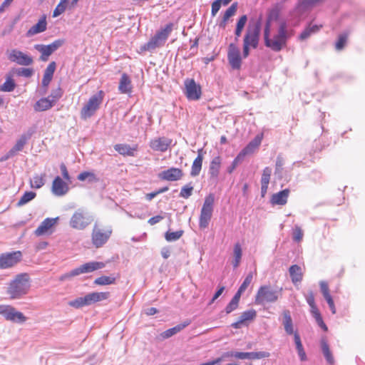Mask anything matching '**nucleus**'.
Wrapping results in <instances>:
<instances>
[{
  "mask_svg": "<svg viewBox=\"0 0 365 365\" xmlns=\"http://www.w3.org/2000/svg\"><path fill=\"white\" fill-rule=\"evenodd\" d=\"M36 194L34 192H26L20 198L18 205H23L29 202V201L32 200L36 197Z\"/></svg>",
  "mask_w": 365,
  "mask_h": 365,
  "instance_id": "3c124183",
  "label": "nucleus"
},
{
  "mask_svg": "<svg viewBox=\"0 0 365 365\" xmlns=\"http://www.w3.org/2000/svg\"><path fill=\"white\" fill-rule=\"evenodd\" d=\"M113 230L110 226L95 224L91 231V242L94 247L100 248L109 240Z\"/></svg>",
  "mask_w": 365,
  "mask_h": 365,
  "instance_id": "39448f33",
  "label": "nucleus"
},
{
  "mask_svg": "<svg viewBox=\"0 0 365 365\" xmlns=\"http://www.w3.org/2000/svg\"><path fill=\"white\" fill-rule=\"evenodd\" d=\"M190 320L187 319L183 323H181L180 324L176 325L175 327L168 329L163 331L161 334V336L163 339H168L171 337L172 336L176 334L177 333L180 332L181 330L185 329L186 327H187L190 324Z\"/></svg>",
  "mask_w": 365,
  "mask_h": 365,
  "instance_id": "2f4dec72",
  "label": "nucleus"
},
{
  "mask_svg": "<svg viewBox=\"0 0 365 365\" xmlns=\"http://www.w3.org/2000/svg\"><path fill=\"white\" fill-rule=\"evenodd\" d=\"M263 133L257 134L255 138L251 140L240 152V157H245L246 155L254 153L259 147L263 139Z\"/></svg>",
  "mask_w": 365,
  "mask_h": 365,
  "instance_id": "4be33fe9",
  "label": "nucleus"
},
{
  "mask_svg": "<svg viewBox=\"0 0 365 365\" xmlns=\"http://www.w3.org/2000/svg\"><path fill=\"white\" fill-rule=\"evenodd\" d=\"M272 174V169L269 167H266L263 169L261 178V185H269L270 177Z\"/></svg>",
  "mask_w": 365,
  "mask_h": 365,
  "instance_id": "8fccbe9b",
  "label": "nucleus"
},
{
  "mask_svg": "<svg viewBox=\"0 0 365 365\" xmlns=\"http://www.w3.org/2000/svg\"><path fill=\"white\" fill-rule=\"evenodd\" d=\"M53 106L49 98H41L34 104V108L36 112H42L51 109Z\"/></svg>",
  "mask_w": 365,
  "mask_h": 365,
  "instance_id": "473e14b6",
  "label": "nucleus"
},
{
  "mask_svg": "<svg viewBox=\"0 0 365 365\" xmlns=\"http://www.w3.org/2000/svg\"><path fill=\"white\" fill-rule=\"evenodd\" d=\"M312 33L310 31V29L307 27L299 35V38L301 41H304L307 38H308L311 36Z\"/></svg>",
  "mask_w": 365,
  "mask_h": 365,
  "instance_id": "338daca9",
  "label": "nucleus"
},
{
  "mask_svg": "<svg viewBox=\"0 0 365 365\" xmlns=\"http://www.w3.org/2000/svg\"><path fill=\"white\" fill-rule=\"evenodd\" d=\"M58 217L46 218L34 231L37 237L51 235L54 231V227L57 224Z\"/></svg>",
  "mask_w": 365,
  "mask_h": 365,
  "instance_id": "f3484780",
  "label": "nucleus"
},
{
  "mask_svg": "<svg viewBox=\"0 0 365 365\" xmlns=\"http://www.w3.org/2000/svg\"><path fill=\"white\" fill-rule=\"evenodd\" d=\"M20 251L6 252L0 255V269H7L16 265L21 260Z\"/></svg>",
  "mask_w": 365,
  "mask_h": 365,
  "instance_id": "2eb2a0df",
  "label": "nucleus"
},
{
  "mask_svg": "<svg viewBox=\"0 0 365 365\" xmlns=\"http://www.w3.org/2000/svg\"><path fill=\"white\" fill-rule=\"evenodd\" d=\"M106 267L103 262L92 261L86 262L80 267L73 269L69 273L61 277V280H63L68 277L79 275L81 274L91 273L99 269H102Z\"/></svg>",
  "mask_w": 365,
  "mask_h": 365,
  "instance_id": "1a4fd4ad",
  "label": "nucleus"
},
{
  "mask_svg": "<svg viewBox=\"0 0 365 365\" xmlns=\"http://www.w3.org/2000/svg\"><path fill=\"white\" fill-rule=\"evenodd\" d=\"M68 1L69 0H61L60 1V2L56 6V7L55 8V9L53 12V17H56V16L61 15L66 11Z\"/></svg>",
  "mask_w": 365,
  "mask_h": 365,
  "instance_id": "de8ad7c7",
  "label": "nucleus"
},
{
  "mask_svg": "<svg viewBox=\"0 0 365 365\" xmlns=\"http://www.w3.org/2000/svg\"><path fill=\"white\" fill-rule=\"evenodd\" d=\"M279 298V292L269 285L261 286L255 296V303L262 304L264 302H274Z\"/></svg>",
  "mask_w": 365,
  "mask_h": 365,
  "instance_id": "9b49d317",
  "label": "nucleus"
},
{
  "mask_svg": "<svg viewBox=\"0 0 365 365\" xmlns=\"http://www.w3.org/2000/svg\"><path fill=\"white\" fill-rule=\"evenodd\" d=\"M348 38L347 34H342L339 36L338 40L335 44V48L340 51L345 46Z\"/></svg>",
  "mask_w": 365,
  "mask_h": 365,
  "instance_id": "864d4df0",
  "label": "nucleus"
},
{
  "mask_svg": "<svg viewBox=\"0 0 365 365\" xmlns=\"http://www.w3.org/2000/svg\"><path fill=\"white\" fill-rule=\"evenodd\" d=\"M237 9V4L233 3L225 12L223 17L225 20H229V19L233 16Z\"/></svg>",
  "mask_w": 365,
  "mask_h": 365,
  "instance_id": "6e6d98bb",
  "label": "nucleus"
},
{
  "mask_svg": "<svg viewBox=\"0 0 365 365\" xmlns=\"http://www.w3.org/2000/svg\"><path fill=\"white\" fill-rule=\"evenodd\" d=\"M283 325L285 329V331L287 334L291 335L294 334L293 324L292 319L290 316V313L288 310H285L283 312Z\"/></svg>",
  "mask_w": 365,
  "mask_h": 365,
  "instance_id": "e433bc0d",
  "label": "nucleus"
},
{
  "mask_svg": "<svg viewBox=\"0 0 365 365\" xmlns=\"http://www.w3.org/2000/svg\"><path fill=\"white\" fill-rule=\"evenodd\" d=\"M31 287V278L28 273L17 274L9 284L7 294L10 299H16L26 294Z\"/></svg>",
  "mask_w": 365,
  "mask_h": 365,
  "instance_id": "f03ea898",
  "label": "nucleus"
},
{
  "mask_svg": "<svg viewBox=\"0 0 365 365\" xmlns=\"http://www.w3.org/2000/svg\"><path fill=\"white\" fill-rule=\"evenodd\" d=\"M114 149L122 155L134 156L138 146L136 144L132 147L128 144H116L114 145Z\"/></svg>",
  "mask_w": 365,
  "mask_h": 365,
  "instance_id": "c85d7f7f",
  "label": "nucleus"
},
{
  "mask_svg": "<svg viewBox=\"0 0 365 365\" xmlns=\"http://www.w3.org/2000/svg\"><path fill=\"white\" fill-rule=\"evenodd\" d=\"M320 288H321V291H322V293L324 296V297H327L329 296H331L330 293H329V286H328V284L325 282H322L320 283Z\"/></svg>",
  "mask_w": 365,
  "mask_h": 365,
  "instance_id": "680f3d73",
  "label": "nucleus"
},
{
  "mask_svg": "<svg viewBox=\"0 0 365 365\" xmlns=\"http://www.w3.org/2000/svg\"><path fill=\"white\" fill-rule=\"evenodd\" d=\"M270 354L267 351H258V352H236L235 357L240 359H260L264 358H268Z\"/></svg>",
  "mask_w": 365,
  "mask_h": 365,
  "instance_id": "bb28decb",
  "label": "nucleus"
},
{
  "mask_svg": "<svg viewBox=\"0 0 365 365\" xmlns=\"http://www.w3.org/2000/svg\"><path fill=\"white\" fill-rule=\"evenodd\" d=\"M310 308H311V313L312 314L313 317H314L318 325L324 331H327L328 330V328H327V325L325 324V323L324 322L323 319L321 316V314H320L318 308L317 307L316 304L311 305Z\"/></svg>",
  "mask_w": 365,
  "mask_h": 365,
  "instance_id": "4c0bfd02",
  "label": "nucleus"
},
{
  "mask_svg": "<svg viewBox=\"0 0 365 365\" xmlns=\"http://www.w3.org/2000/svg\"><path fill=\"white\" fill-rule=\"evenodd\" d=\"M221 4H222V1L221 0H215L212 4V8H211V14L212 16H215L217 13L219 11Z\"/></svg>",
  "mask_w": 365,
  "mask_h": 365,
  "instance_id": "bf43d9fd",
  "label": "nucleus"
},
{
  "mask_svg": "<svg viewBox=\"0 0 365 365\" xmlns=\"http://www.w3.org/2000/svg\"><path fill=\"white\" fill-rule=\"evenodd\" d=\"M118 91L120 93L130 95L133 92V85L130 76L123 73L119 81Z\"/></svg>",
  "mask_w": 365,
  "mask_h": 365,
  "instance_id": "b1692460",
  "label": "nucleus"
},
{
  "mask_svg": "<svg viewBox=\"0 0 365 365\" xmlns=\"http://www.w3.org/2000/svg\"><path fill=\"white\" fill-rule=\"evenodd\" d=\"M227 59L230 65L233 69H240L242 64V58L240 50L234 43H230L228 46Z\"/></svg>",
  "mask_w": 365,
  "mask_h": 365,
  "instance_id": "6ab92c4d",
  "label": "nucleus"
},
{
  "mask_svg": "<svg viewBox=\"0 0 365 365\" xmlns=\"http://www.w3.org/2000/svg\"><path fill=\"white\" fill-rule=\"evenodd\" d=\"M62 96L63 91L60 87H58L57 88L52 90L50 96L48 98H49L51 102L55 105L62 97Z\"/></svg>",
  "mask_w": 365,
  "mask_h": 365,
  "instance_id": "09e8293b",
  "label": "nucleus"
},
{
  "mask_svg": "<svg viewBox=\"0 0 365 365\" xmlns=\"http://www.w3.org/2000/svg\"><path fill=\"white\" fill-rule=\"evenodd\" d=\"M93 221L92 216L84 210H76L71 217L70 225L73 229L84 230Z\"/></svg>",
  "mask_w": 365,
  "mask_h": 365,
  "instance_id": "9d476101",
  "label": "nucleus"
},
{
  "mask_svg": "<svg viewBox=\"0 0 365 365\" xmlns=\"http://www.w3.org/2000/svg\"><path fill=\"white\" fill-rule=\"evenodd\" d=\"M292 281L294 284L300 282L303 278V273L301 267L297 264L292 265L289 269Z\"/></svg>",
  "mask_w": 365,
  "mask_h": 365,
  "instance_id": "72a5a7b5",
  "label": "nucleus"
},
{
  "mask_svg": "<svg viewBox=\"0 0 365 365\" xmlns=\"http://www.w3.org/2000/svg\"><path fill=\"white\" fill-rule=\"evenodd\" d=\"M63 39H57L48 45L36 44L34 46L36 50L41 53V60L46 61L48 57L58 48L63 45Z\"/></svg>",
  "mask_w": 365,
  "mask_h": 365,
  "instance_id": "4468645a",
  "label": "nucleus"
},
{
  "mask_svg": "<svg viewBox=\"0 0 365 365\" xmlns=\"http://www.w3.org/2000/svg\"><path fill=\"white\" fill-rule=\"evenodd\" d=\"M204 159L202 149H199L197 150V156L196 158L193 160L191 170H190V175L192 177L197 176L201 170L202 166V161Z\"/></svg>",
  "mask_w": 365,
  "mask_h": 365,
  "instance_id": "cd10ccee",
  "label": "nucleus"
},
{
  "mask_svg": "<svg viewBox=\"0 0 365 365\" xmlns=\"http://www.w3.org/2000/svg\"><path fill=\"white\" fill-rule=\"evenodd\" d=\"M324 299H326L327 302L328 303L329 307L332 314H336V307H335L334 302V300H333L331 296H329L327 297H325Z\"/></svg>",
  "mask_w": 365,
  "mask_h": 365,
  "instance_id": "69168bd1",
  "label": "nucleus"
},
{
  "mask_svg": "<svg viewBox=\"0 0 365 365\" xmlns=\"http://www.w3.org/2000/svg\"><path fill=\"white\" fill-rule=\"evenodd\" d=\"M193 189V186L190 184L183 186L180 190V196L182 198L187 199L192 195Z\"/></svg>",
  "mask_w": 365,
  "mask_h": 365,
  "instance_id": "5fc2aeb1",
  "label": "nucleus"
},
{
  "mask_svg": "<svg viewBox=\"0 0 365 365\" xmlns=\"http://www.w3.org/2000/svg\"><path fill=\"white\" fill-rule=\"evenodd\" d=\"M8 58L11 61L15 62L21 66H30L34 63V60L31 56L16 49H13L9 52Z\"/></svg>",
  "mask_w": 365,
  "mask_h": 365,
  "instance_id": "a211bd4d",
  "label": "nucleus"
},
{
  "mask_svg": "<svg viewBox=\"0 0 365 365\" xmlns=\"http://www.w3.org/2000/svg\"><path fill=\"white\" fill-rule=\"evenodd\" d=\"M310 308H311V313L312 314L313 317H314L318 325L324 331H327L328 330V328H327V325L325 324V323L324 322L323 319L321 316V314H320L318 308L317 307L316 304L311 305Z\"/></svg>",
  "mask_w": 365,
  "mask_h": 365,
  "instance_id": "ea45409f",
  "label": "nucleus"
},
{
  "mask_svg": "<svg viewBox=\"0 0 365 365\" xmlns=\"http://www.w3.org/2000/svg\"><path fill=\"white\" fill-rule=\"evenodd\" d=\"M214 203L215 196L212 193L205 197L199 218V226L200 228L205 229L208 226L212 215Z\"/></svg>",
  "mask_w": 365,
  "mask_h": 365,
  "instance_id": "6e6552de",
  "label": "nucleus"
},
{
  "mask_svg": "<svg viewBox=\"0 0 365 365\" xmlns=\"http://www.w3.org/2000/svg\"><path fill=\"white\" fill-rule=\"evenodd\" d=\"M45 174L35 175L30 180V185L32 188L39 189L45 184Z\"/></svg>",
  "mask_w": 365,
  "mask_h": 365,
  "instance_id": "79ce46f5",
  "label": "nucleus"
},
{
  "mask_svg": "<svg viewBox=\"0 0 365 365\" xmlns=\"http://www.w3.org/2000/svg\"><path fill=\"white\" fill-rule=\"evenodd\" d=\"M60 168L64 180H66L67 182H71V178L68 174L66 166L63 163H62L60 166Z\"/></svg>",
  "mask_w": 365,
  "mask_h": 365,
  "instance_id": "e2e57ef3",
  "label": "nucleus"
},
{
  "mask_svg": "<svg viewBox=\"0 0 365 365\" xmlns=\"http://www.w3.org/2000/svg\"><path fill=\"white\" fill-rule=\"evenodd\" d=\"M303 237V231L299 227H295L293 232V238L295 241L299 242Z\"/></svg>",
  "mask_w": 365,
  "mask_h": 365,
  "instance_id": "052dcab7",
  "label": "nucleus"
},
{
  "mask_svg": "<svg viewBox=\"0 0 365 365\" xmlns=\"http://www.w3.org/2000/svg\"><path fill=\"white\" fill-rule=\"evenodd\" d=\"M173 29V24H168L163 29L158 31L155 34L142 46L143 51H153L163 46Z\"/></svg>",
  "mask_w": 365,
  "mask_h": 365,
  "instance_id": "20e7f679",
  "label": "nucleus"
},
{
  "mask_svg": "<svg viewBox=\"0 0 365 365\" xmlns=\"http://www.w3.org/2000/svg\"><path fill=\"white\" fill-rule=\"evenodd\" d=\"M16 83L11 76L6 78V81L0 86V91L11 92L14 90Z\"/></svg>",
  "mask_w": 365,
  "mask_h": 365,
  "instance_id": "37998d69",
  "label": "nucleus"
},
{
  "mask_svg": "<svg viewBox=\"0 0 365 365\" xmlns=\"http://www.w3.org/2000/svg\"><path fill=\"white\" fill-rule=\"evenodd\" d=\"M183 176V171L180 168H170L163 170L159 174V178L168 181H177L180 180Z\"/></svg>",
  "mask_w": 365,
  "mask_h": 365,
  "instance_id": "5701e85b",
  "label": "nucleus"
},
{
  "mask_svg": "<svg viewBox=\"0 0 365 365\" xmlns=\"http://www.w3.org/2000/svg\"><path fill=\"white\" fill-rule=\"evenodd\" d=\"M247 16L246 15H242L238 19V21L237 22V24H236V26L239 27L240 29H244V27H245V24H247Z\"/></svg>",
  "mask_w": 365,
  "mask_h": 365,
  "instance_id": "0e129e2a",
  "label": "nucleus"
},
{
  "mask_svg": "<svg viewBox=\"0 0 365 365\" xmlns=\"http://www.w3.org/2000/svg\"><path fill=\"white\" fill-rule=\"evenodd\" d=\"M323 354L327 359V361L329 363H333V357L329 349L328 344L326 342H323L322 344Z\"/></svg>",
  "mask_w": 365,
  "mask_h": 365,
  "instance_id": "4d7b16f0",
  "label": "nucleus"
},
{
  "mask_svg": "<svg viewBox=\"0 0 365 365\" xmlns=\"http://www.w3.org/2000/svg\"><path fill=\"white\" fill-rule=\"evenodd\" d=\"M77 178L80 181H85L88 180L89 182H97L98 180L94 173L88 171L81 173L78 175Z\"/></svg>",
  "mask_w": 365,
  "mask_h": 365,
  "instance_id": "a18cd8bd",
  "label": "nucleus"
},
{
  "mask_svg": "<svg viewBox=\"0 0 365 365\" xmlns=\"http://www.w3.org/2000/svg\"><path fill=\"white\" fill-rule=\"evenodd\" d=\"M310 308H311V313L312 314L313 317H314L318 325L324 331H327L328 330V328H327V325L325 324V323L324 322L323 319L321 316V314H320L318 308L317 307L316 304L311 305Z\"/></svg>",
  "mask_w": 365,
  "mask_h": 365,
  "instance_id": "58836bf2",
  "label": "nucleus"
},
{
  "mask_svg": "<svg viewBox=\"0 0 365 365\" xmlns=\"http://www.w3.org/2000/svg\"><path fill=\"white\" fill-rule=\"evenodd\" d=\"M110 296L109 292H91L83 297H78L68 302L69 306L79 309L85 306H89L93 303L107 300Z\"/></svg>",
  "mask_w": 365,
  "mask_h": 365,
  "instance_id": "423d86ee",
  "label": "nucleus"
},
{
  "mask_svg": "<svg viewBox=\"0 0 365 365\" xmlns=\"http://www.w3.org/2000/svg\"><path fill=\"white\" fill-rule=\"evenodd\" d=\"M241 296L235 293L230 303L225 307V312L227 314L231 313L238 307L239 302Z\"/></svg>",
  "mask_w": 365,
  "mask_h": 365,
  "instance_id": "c03bdc74",
  "label": "nucleus"
},
{
  "mask_svg": "<svg viewBox=\"0 0 365 365\" xmlns=\"http://www.w3.org/2000/svg\"><path fill=\"white\" fill-rule=\"evenodd\" d=\"M279 16L278 9L269 11L263 30V39L264 46L273 51L279 52L287 46L288 39L292 33L287 30V25L284 20L279 22L277 30L271 34L272 22L277 21Z\"/></svg>",
  "mask_w": 365,
  "mask_h": 365,
  "instance_id": "f257e3e1",
  "label": "nucleus"
},
{
  "mask_svg": "<svg viewBox=\"0 0 365 365\" xmlns=\"http://www.w3.org/2000/svg\"><path fill=\"white\" fill-rule=\"evenodd\" d=\"M183 234L182 230H179L176 232H167L165 233V240L168 242L175 241L180 239Z\"/></svg>",
  "mask_w": 365,
  "mask_h": 365,
  "instance_id": "603ef678",
  "label": "nucleus"
},
{
  "mask_svg": "<svg viewBox=\"0 0 365 365\" xmlns=\"http://www.w3.org/2000/svg\"><path fill=\"white\" fill-rule=\"evenodd\" d=\"M222 159L220 156L215 157L209 166V175L210 178L216 180L220 174Z\"/></svg>",
  "mask_w": 365,
  "mask_h": 365,
  "instance_id": "c756f323",
  "label": "nucleus"
},
{
  "mask_svg": "<svg viewBox=\"0 0 365 365\" xmlns=\"http://www.w3.org/2000/svg\"><path fill=\"white\" fill-rule=\"evenodd\" d=\"M66 180H63L61 177L56 176L51 186V191L56 196H63L69 190L68 183Z\"/></svg>",
  "mask_w": 365,
  "mask_h": 365,
  "instance_id": "aec40b11",
  "label": "nucleus"
},
{
  "mask_svg": "<svg viewBox=\"0 0 365 365\" xmlns=\"http://www.w3.org/2000/svg\"><path fill=\"white\" fill-rule=\"evenodd\" d=\"M117 278H118V277H115L114 275H102L96 278L93 281V284L98 286L111 285L115 284Z\"/></svg>",
  "mask_w": 365,
  "mask_h": 365,
  "instance_id": "c9c22d12",
  "label": "nucleus"
},
{
  "mask_svg": "<svg viewBox=\"0 0 365 365\" xmlns=\"http://www.w3.org/2000/svg\"><path fill=\"white\" fill-rule=\"evenodd\" d=\"M173 143V140L168 137L162 136L151 139L149 142L150 148L155 152L165 153Z\"/></svg>",
  "mask_w": 365,
  "mask_h": 365,
  "instance_id": "dca6fc26",
  "label": "nucleus"
},
{
  "mask_svg": "<svg viewBox=\"0 0 365 365\" xmlns=\"http://www.w3.org/2000/svg\"><path fill=\"white\" fill-rule=\"evenodd\" d=\"M34 69L31 68H21L17 70V75L26 78H30L34 74Z\"/></svg>",
  "mask_w": 365,
  "mask_h": 365,
  "instance_id": "13d9d810",
  "label": "nucleus"
},
{
  "mask_svg": "<svg viewBox=\"0 0 365 365\" xmlns=\"http://www.w3.org/2000/svg\"><path fill=\"white\" fill-rule=\"evenodd\" d=\"M242 255V250L241 245L239 242H237L235 244L234 249H233L234 260L232 262V264L235 268H237L240 265V262H241Z\"/></svg>",
  "mask_w": 365,
  "mask_h": 365,
  "instance_id": "a19ab883",
  "label": "nucleus"
},
{
  "mask_svg": "<svg viewBox=\"0 0 365 365\" xmlns=\"http://www.w3.org/2000/svg\"><path fill=\"white\" fill-rule=\"evenodd\" d=\"M184 85L185 94L188 100L197 101L201 98V86L193 78H186Z\"/></svg>",
  "mask_w": 365,
  "mask_h": 365,
  "instance_id": "ddd939ff",
  "label": "nucleus"
},
{
  "mask_svg": "<svg viewBox=\"0 0 365 365\" xmlns=\"http://www.w3.org/2000/svg\"><path fill=\"white\" fill-rule=\"evenodd\" d=\"M163 219V216H161V215H156V216H154V217L150 218L148 220V222L150 225H154L158 223L159 222H160Z\"/></svg>",
  "mask_w": 365,
  "mask_h": 365,
  "instance_id": "774afa93",
  "label": "nucleus"
},
{
  "mask_svg": "<svg viewBox=\"0 0 365 365\" xmlns=\"http://www.w3.org/2000/svg\"><path fill=\"white\" fill-rule=\"evenodd\" d=\"M289 190L284 189L272 195L270 202L272 205H284L287 202Z\"/></svg>",
  "mask_w": 365,
  "mask_h": 365,
  "instance_id": "a878e982",
  "label": "nucleus"
},
{
  "mask_svg": "<svg viewBox=\"0 0 365 365\" xmlns=\"http://www.w3.org/2000/svg\"><path fill=\"white\" fill-rule=\"evenodd\" d=\"M260 31L261 24L259 21L254 24L250 23L247 26L243 38L242 55L244 58H247L250 55V50L251 48L256 49L258 47Z\"/></svg>",
  "mask_w": 365,
  "mask_h": 365,
  "instance_id": "7ed1b4c3",
  "label": "nucleus"
},
{
  "mask_svg": "<svg viewBox=\"0 0 365 365\" xmlns=\"http://www.w3.org/2000/svg\"><path fill=\"white\" fill-rule=\"evenodd\" d=\"M31 134H23L20 138L16 141L14 147L10 150L9 153L11 155H15L17 152L21 151L24 145L26 144L27 140L30 138Z\"/></svg>",
  "mask_w": 365,
  "mask_h": 365,
  "instance_id": "f704fd0d",
  "label": "nucleus"
},
{
  "mask_svg": "<svg viewBox=\"0 0 365 365\" xmlns=\"http://www.w3.org/2000/svg\"><path fill=\"white\" fill-rule=\"evenodd\" d=\"M103 98L104 92L103 91H99L96 94L92 96L81 108V118L86 120L93 116L99 109Z\"/></svg>",
  "mask_w": 365,
  "mask_h": 365,
  "instance_id": "0eeeda50",
  "label": "nucleus"
},
{
  "mask_svg": "<svg viewBox=\"0 0 365 365\" xmlns=\"http://www.w3.org/2000/svg\"><path fill=\"white\" fill-rule=\"evenodd\" d=\"M56 68V63L55 61L51 62L46 70L44 71L43 77L42 79V86L47 88L53 78V73Z\"/></svg>",
  "mask_w": 365,
  "mask_h": 365,
  "instance_id": "7c9ffc66",
  "label": "nucleus"
},
{
  "mask_svg": "<svg viewBox=\"0 0 365 365\" xmlns=\"http://www.w3.org/2000/svg\"><path fill=\"white\" fill-rule=\"evenodd\" d=\"M257 316V312L255 309H250L243 312L240 316L238 320L232 324V327L235 329H240L243 326H247L249 323L253 321Z\"/></svg>",
  "mask_w": 365,
  "mask_h": 365,
  "instance_id": "412c9836",
  "label": "nucleus"
},
{
  "mask_svg": "<svg viewBox=\"0 0 365 365\" xmlns=\"http://www.w3.org/2000/svg\"><path fill=\"white\" fill-rule=\"evenodd\" d=\"M0 315L12 322L24 323L26 321L24 314L11 305H0Z\"/></svg>",
  "mask_w": 365,
  "mask_h": 365,
  "instance_id": "f8f14e48",
  "label": "nucleus"
},
{
  "mask_svg": "<svg viewBox=\"0 0 365 365\" xmlns=\"http://www.w3.org/2000/svg\"><path fill=\"white\" fill-rule=\"evenodd\" d=\"M47 29L46 16L43 15L39 19L38 21L31 26L26 32V36L30 37L37 34L45 31Z\"/></svg>",
  "mask_w": 365,
  "mask_h": 365,
  "instance_id": "393cba45",
  "label": "nucleus"
},
{
  "mask_svg": "<svg viewBox=\"0 0 365 365\" xmlns=\"http://www.w3.org/2000/svg\"><path fill=\"white\" fill-rule=\"evenodd\" d=\"M252 279L253 273L251 272L247 275V277H245V280L243 281L242 284L240 285V288L238 289L236 293L242 296V293L247 289L248 286L251 284Z\"/></svg>",
  "mask_w": 365,
  "mask_h": 365,
  "instance_id": "49530a36",
  "label": "nucleus"
}]
</instances>
